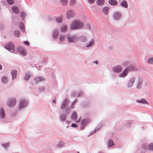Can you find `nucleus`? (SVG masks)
<instances>
[{"label": "nucleus", "instance_id": "obj_34", "mask_svg": "<svg viewBox=\"0 0 153 153\" xmlns=\"http://www.w3.org/2000/svg\"><path fill=\"white\" fill-rule=\"evenodd\" d=\"M58 33L57 31H55L53 33V36L54 37L56 38L57 37Z\"/></svg>", "mask_w": 153, "mask_h": 153}, {"label": "nucleus", "instance_id": "obj_42", "mask_svg": "<svg viewBox=\"0 0 153 153\" xmlns=\"http://www.w3.org/2000/svg\"><path fill=\"white\" fill-rule=\"evenodd\" d=\"M9 145V144L8 143H7L3 145V146L5 148H6Z\"/></svg>", "mask_w": 153, "mask_h": 153}, {"label": "nucleus", "instance_id": "obj_33", "mask_svg": "<svg viewBox=\"0 0 153 153\" xmlns=\"http://www.w3.org/2000/svg\"><path fill=\"white\" fill-rule=\"evenodd\" d=\"M20 15L21 18L22 19H24L25 17L26 16L25 13L23 12H21Z\"/></svg>", "mask_w": 153, "mask_h": 153}, {"label": "nucleus", "instance_id": "obj_45", "mask_svg": "<svg viewBox=\"0 0 153 153\" xmlns=\"http://www.w3.org/2000/svg\"><path fill=\"white\" fill-rule=\"evenodd\" d=\"M24 43L25 45H29V43L28 42L25 41L24 42Z\"/></svg>", "mask_w": 153, "mask_h": 153}, {"label": "nucleus", "instance_id": "obj_7", "mask_svg": "<svg viewBox=\"0 0 153 153\" xmlns=\"http://www.w3.org/2000/svg\"><path fill=\"white\" fill-rule=\"evenodd\" d=\"M28 104V102L25 100H21L19 105L20 108H23L26 106Z\"/></svg>", "mask_w": 153, "mask_h": 153}, {"label": "nucleus", "instance_id": "obj_48", "mask_svg": "<svg viewBox=\"0 0 153 153\" xmlns=\"http://www.w3.org/2000/svg\"><path fill=\"white\" fill-rule=\"evenodd\" d=\"M56 99L55 98L53 100V102L54 103H56Z\"/></svg>", "mask_w": 153, "mask_h": 153}, {"label": "nucleus", "instance_id": "obj_44", "mask_svg": "<svg viewBox=\"0 0 153 153\" xmlns=\"http://www.w3.org/2000/svg\"><path fill=\"white\" fill-rule=\"evenodd\" d=\"M80 120H81V118H79V119L76 120L75 122H76L77 123H79L80 122Z\"/></svg>", "mask_w": 153, "mask_h": 153}, {"label": "nucleus", "instance_id": "obj_35", "mask_svg": "<svg viewBox=\"0 0 153 153\" xmlns=\"http://www.w3.org/2000/svg\"><path fill=\"white\" fill-rule=\"evenodd\" d=\"M94 41L93 40L91 41V42H90V43L86 45V47H90L92 46L94 44Z\"/></svg>", "mask_w": 153, "mask_h": 153}, {"label": "nucleus", "instance_id": "obj_40", "mask_svg": "<svg viewBox=\"0 0 153 153\" xmlns=\"http://www.w3.org/2000/svg\"><path fill=\"white\" fill-rule=\"evenodd\" d=\"M7 1L9 4H12L13 3V0H7Z\"/></svg>", "mask_w": 153, "mask_h": 153}, {"label": "nucleus", "instance_id": "obj_43", "mask_svg": "<svg viewBox=\"0 0 153 153\" xmlns=\"http://www.w3.org/2000/svg\"><path fill=\"white\" fill-rule=\"evenodd\" d=\"M71 126L74 127H77V125L75 123H72L71 124Z\"/></svg>", "mask_w": 153, "mask_h": 153}, {"label": "nucleus", "instance_id": "obj_12", "mask_svg": "<svg viewBox=\"0 0 153 153\" xmlns=\"http://www.w3.org/2000/svg\"><path fill=\"white\" fill-rule=\"evenodd\" d=\"M45 80L44 78L41 77H39L36 78L35 79V82L37 84L38 82H41Z\"/></svg>", "mask_w": 153, "mask_h": 153}, {"label": "nucleus", "instance_id": "obj_9", "mask_svg": "<svg viewBox=\"0 0 153 153\" xmlns=\"http://www.w3.org/2000/svg\"><path fill=\"white\" fill-rule=\"evenodd\" d=\"M68 41L69 42H75L77 40V38L75 36L68 37Z\"/></svg>", "mask_w": 153, "mask_h": 153}, {"label": "nucleus", "instance_id": "obj_38", "mask_svg": "<svg viewBox=\"0 0 153 153\" xmlns=\"http://www.w3.org/2000/svg\"><path fill=\"white\" fill-rule=\"evenodd\" d=\"M62 4L64 5L67 4L68 2L67 0H60Z\"/></svg>", "mask_w": 153, "mask_h": 153}, {"label": "nucleus", "instance_id": "obj_8", "mask_svg": "<svg viewBox=\"0 0 153 153\" xmlns=\"http://www.w3.org/2000/svg\"><path fill=\"white\" fill-rule=\"evenodd\" d=\"M18 50L19 53L25 56L26 55V52L23 47H18Z\"/></svg>", "mask_w": 153, "mask_h": 153}, {"label": "nucleus", "instance_id": "obj_41", "mask_svg": "<svg viewBox=\"0 0 153 153\" xmlns=\"http://www.w3.org/2000/svg\"><path fill=\"white\" fill-rule=\"evenodd\" d=\"M65 39V36H61L59 37V39L60 41H63Z\"/></svg>", "mask_w": 153, "mask_h": 153}, {"label": "nucleus", "instance_id": "obj_4", "mask_svg": "<svg viewBox=\"0 0 153 153\" xmlns=\"http://www.w3.org/2000/svg\"><path fill=\"white\" fill-rule=\"evenodd\" d=\"M75 13L74 11L70 10H68L66 14L67 18V19H69L74 16Z\"/></svg>", "mask_w": 153, "mask_h": 153}, {"label": "nucleus", "instance_id": "obj_15", "mask_svg": "<svg viewBox=\"0 0 153 153\" xmlns=\"http://www.w3.org/2000/svg\"><path fill=\"white\" fill-rule=\"evenodd\" d=\"M97 4L100 6L103 5L105 3L104 0H97Z\"/></svg>", "mask_w": 153, "mask_h": 153}, {"label": "nucleus", "instance_id": "obj_22", "mask_svg": "<svg viewBox=\"0 0 153 153\" xmlns=\"http://www.w3.org/2000/svg\"><path fill=\"white\" fill-rule=\"evenodd\" d=\"M108 146L110 147H111L114 146V144L113 143V141L111 140H109L108 142Z\"/></svg>", "mask_w": 153, "mask_h": 153}, {"label": "nucleus", "instance_id": "obj_26", "mask_svg": "<svg viewBox=\"0 0 153 153\" xmlns=\"http://www.w3.org/2000/svg\"><path fill=\"white\" fill-rule=\"evenodd\" d=\"M138 102L139 103H146L147 104H148V102H146V100L144 99H142L141 100H138Z\"/></svg>", "mask_w": 153, "mask_h": 153}, {"label": "nucleus", "instance_id": "obj_19", "mask_svg": "<svg viewBox=\"0 0 153 153\" xmlns=\"http://www.w3.org/2000/svg\"><path fill=\"white\" fill-rule=\"evenodd\" d=\"M121 5L125 8L128 7V4L126 1L125 0L123 1L120 3Z\"/></svg>", "mask_w": 153, "mask_h": 153}, {"label": "nucleus", "instance_id": "obj_3", "mask_svg": "<svg viewBox=\"0 0 153 153\" xmlns=\"http://www.w3.org/2000/svg\"><path fill=\"white\" fill-rule=\"evenodd\" d=\"M16 101L14 98H12L9 99L7 102V105L9 107H12L15 105L16 104Z\"/></svg>", "mask_w": 153, "mask_h": 153}, {"label": "nucleus", "instance_id": "obj_36", "mask_svg": "<svg viewBox=\"0 0 153 153\" xmlns=\"http://www.w3.org/2000/svg\"><path fill=\"white\" fill-rule=\"evenodd\" d=\"M148 62L149 64H153V58H151L149 59L148 60Z\"/></svg>", "mask_w": 153, "mask_h": 153}, {"label": "nucleus", "instance_id": "obj_53", "mask_svg": "<svg viewBox=\"0 0 153 153\" xmlns=\"http://www.w3.org/2000/svg\"><path fill=\"white\" fill-rule=\"evenodd\" d=\"M99 153H101V152H99Z\"/></svg>", "mask_w": 153, "mask_h": 153}, {"label": "nucleus", "instance_id": "obj_32", "mask_svg": "<svg viewBox=\"0 0 153 153\" xmlns=\"http://www.w3.org/2000/svg\"><path fill=\"white\" fill-rule=\"evenodd\" d=\"M20 25H21V27H20V29L23 32L25 31V30L24 27V25L22 23H21L20 24Z\"/></svg>", "mask_w": 153, "mask_h": 153}, {"label": "nucleus", "instance_id": "obj_47", "mask_svg": "<svg viewBox=\"0 0 153 153\" xmlns=\"http://www.w3.org/2000/svg\"><path fill=\"white\" fill-rule=\"evenodd\" d=\"M87 26L88 27V29H91V26L90 25L87 24Z\"/></svg>", "mask_w": 153, "mask_h": 153}, {"label": "nucleus", "instance_id": "obj_17", "mask_svg": "<svg viewBox=\"0 0 153 153\" xmlns=\"http://www.w3.org/2000/svg\"><path fill=\"white\" fill-rule=\"evenodd\" d=\"M109 9V8L107 7H104L102 9V12L105 15H106L108 14Z\"/></svg>", "mask_w": 153, "mask_h": 153}, {"label": "nucleus", "instance_id": "obj_20", "mask_svg": "<svg viewBox=\"0 0 153 153\" xmlns=\"http://www.w3.org/2000/svg\"><path fill=\"white\" fill-rule=\"evenodd\" d=\"M121 16L120 14L119 13H115L114 14V18L116 19H119Z\"/></svg>", "mask_w": 153, "mask_h": 153}, {"label": "nucleus", "instance_id": "obj_10", "mask_svg": "<svg viewBox=\"0 0 153 153\" xmlns=\"http://www.w3.org/2000/svg\"><path fill=\"white\" fill-rule=\"evenodd\" d=\"M68 101L67 99H65L61 105V108L63 110L65 109L68 103Z\"/></svg>", "mask_w": 153, "mask_h": 153}, {"label": "nucleus", "instance_id": "obj_28", "mask_svg": "<svg viewBox=\"0 0 153 153\" xmlns=\"http://www.w3.org/2000/svg\"><path fill=\"white\" fill-rule=\"evenodd\" d=\"M56 20L57 22L60 23L62 21V19L61 16L59 17L56 18Z\"/></svg>", "mask_w": 153, "mask_h": 153}, {"label": "nucleus", "instance_id": "obj_1", "mask_svg": "<svg viewBox=\"0 0 153 153\" xmlns=\"http://www.w3.org/2000/svg\"><path fill=\"white\" fill-rule=\"evenodd\" d=\"M83 24L79 20H76L72 23L70 28L71 29L74 30L82 28Z\"/></svg>", "mask_w": 153, "mask_h": 153}, {"label": "nucleus", "instance_id": "obj_21", "mask_svg": "<svg viewBox=\"0 0 153 153\" xmlns=\"http://www.w3.org/2000/svg\"><path fill=\"white\" fill-rule=\"evenodd\" d=\"M142 80L141 79L139 78L138 79V85L137 87V88H140L142 85Z\"/></svg>", "mask_w": 153, "mask_h": 153}, {"label": "nucleus", "instance_id": "obj_25", "mask_svg": "<svg viewBox=\"0 0 153 153\" xmlns=\"http://www.w3.org/2000/svg\"><path fill=\"white\" fill-rule=\"evenodd\" d=\"M14 35L17 37H18L20 36V34L19 31L16 30L14 32Z\"/></svg>", "mask_w": 153, "mask_h": 153}, {"label": "nucleus", "instance_id": "obj_52", "mask_svg": "<svg viewBox=\"0 0 153 153\" xmlns=\"http://www.w3.org/2000/svg\"><path fill=\"white\" fill-rule=\"evenodd\" d=\"M77 153H79V152H77Z\"/></svg>", "mask_w": 153, "mask_h": 153}, {"label": "nucleus", "instance_id": "obj_30", "mask_svg": "<svg viewBox=\"0 0 153 153\" xmlns=\"http://www.w3.org/2000/svg\"><path fill=\"white\" fill-rule=\"evenodd\" d=\"M148 149L149 150H153V143H151L149 145Z\"/></svg>", "mask_w": 153, "mask_h": 153}, {"label": "nucleus", "instance_id": "obj_6", "mask_svg": "<svg viewBox=\"0 0 153 153\" xmlns=\"http://www.w3.org/2000/svg\"><path fill=\"white\" fill-rule=\"evenodd\" d=\"M128 71V69L126 68L119 75V76L120 77H124L126 76L127 74Z\"/></svg>", "mask_w": 153, "mask_h": 153}, {"label": "nucleus", "instance_id": "obj_24", "mask_svg": "<svg viewBox=\"0 0 153 153\" xmlns=\"http://www.w3.org/2000/svg\"><path fill=\"white\" fill-rule=\"evenodd\" d=\"M1 81L3 83H5L7 82L8 80L6 77L4 76L2 78Z\"/></svg>", "mask_w": 153, "mask_h": 153}, {"label": "nucleus", "instance_id": "obj_16", "mask_svg": "<svg viewBox=\"0 0 153 153\" xmlns=\"http://www.w3.org/2000/svg\"><path fill=\"white\" fill-rule=\"evenodd\" d=\"M109 3L111 5H115L117 4V2L115 0H109L108 1Z\"/></svg>", "mask_w": 153, "mask_h": 153}, {"label": "nucleus", "instance_id": "obj_13", "mask_svg": "<svg viewBox=\"0 0 153 153\" xmlns=\"http://www.w3.org/2000/svg\"><path fill=\"white\" fill-rule=\"evenodd\" d=\"M12 9L13 12L16 14H18L19 13V11L18 8L15 6H13L12 7Z\"/></svg>", "mask_w": 153, "mask_h": 153}, {"label": "nucleus", "instance_id": "obj_11", "mask_svg": "<svg viewBox=\"0 0 153 153\" xmlns=\"http://www.w3.org/2000/svg\"><path fill=\"white\" fill-rule=\"evenodd\" d=\"M135 80V78L134 77H133L131 78L128 82V87L129 88L131 87L132 86Z\"/></svg>", "mask_w": 153, "mask_h": 153}, {"label": "nucleus", "instance_id": "obj_18", "mask_svg": "<svg viewBox=\"0 0 153 153\" xmlns=\"http://www.w3.org/2000/svg\"><path fill=\"white\" fill-rule=\"evenodd\" d=\"M0 117L2 118H4L5 117L4 111L2 108H1L0 110Z\"/></svg>", "mask_w": 153, "mask_h": 153}, {"label": "nucleus", "instance_id": "obj_46", "mask_svg": "<svg viewBox=\"0 0 153 153\" xmlns=\"http://www.w3.org/2000/svg\"><path fill=\"white\" fill-rule=\"evenodd\" d=\"M74 102H74H74L72 103V105H71V108H74V106L73 105H74Z\"/></svg>", "mask_w": 153, "mask_h": 153}, {"label": "nucleus", "instance_id": "obj_2", "mask_svg": "<svg viewBox=\"0 0 153 153\" xmlns=\"http://www.w3.org/2000/svg\"><path fill=\"white\" fill-rule=\"evenodd\" d=\"M5 48L11 52H13L15 51L14 45L12 42L6 44L5 45Z\"/></svg>", "mask_w": 153, "mask_h": 153}, {"label": "nucleus", "instance_id": "obj_37", "mask_svg": "<svg viewBox=\"0 0 153 153\" xmlns=\"http://www.w3.org/2000/svg\"><path fill=\"white\" fill-rule=\"evenodd\" d=\"M76 1L75 0H71L70 2V4L71 6H73L75 4Z\"/></svg>", "mask_w": 153, "mask_h": 153}, {"label": "nucleus", "instance_id": "obj_50", "mask_svg": "<svg viewBox=\"0 0 153 153\" xmlns=\"http://www.w3.org/2000/svg\"><path fill=\"white\" fill-rule=\"evenodd\" d=\"M84 120H82V124H83V125H84V123H83V121H84Z\"/></svg>", "mask_w": 153, "mask_h": 153}, {"label": "nucleus", "instance_id": "obj_39", "mask_svg": "<svg viewBox=\"0 0 153 153\" xmlns=\"http://www.w3.org/2000/svg\"><path fill=\"white\" fill-rule=\"evenodd\" d=\"M88 3L91 4H93L94 3L95 0H88Z\"/></svg>", "mask_w": 153, "mask_h": 153}, {"label": "nucleus", "instance_id": "obj_27", "mask_svg": "<svg viewBox=\"0 0 153 153\" xmlns=\"http://www.w3.org/2000/svg\"><path fill=\"white\" fill-rule=\"evenodd\" d=\"M67 27L65 25H63L61 27V31L62 32H64L67 30Z\"/></svg>", "mask_w": 153, "mask_h": 153}, {"label": "nucleus", "instance_id": "obj_5", "mask_svg": "<svg viewBox=\"0 0 153 153\" xmlns=\"http://www.w3.org/2000/svg\"><path fill=\"white\" fill-rule=\"evenodd\" d=\"M112 69L115 72L120 73L121 71L122 68L120 66H117L113 68Z\"/></svg>", "mask_w": 153, "mask_h": 153}, {"label": "nucleus", "instance_id": "obj_49", "mask_svg": "<svg viewBox=\"0 0 153 153\" xmlns=\"http://www.w3.org/2000/svg\"><path fill=\"white\" fill-rule=\"evenodd\" d=\"M96 64H97L98 63V62L97 61H96L94 62Z\"/></svg>", "mask_w": 153, "mask_h": 153}, {"label": "nucleus", "instance_id": "obj_31", "mask_svg": "<svg viewBox=\"0 0 153 153\" xmlns=\"http://www.w3.org/2000/svg\"><path fill=\"white\" fill-rule=\"evenodd\" d=\"M30 75L29 73H27L26 74V75L24 79L25 80H28L30 77Z\"/></svg>", "mask_w": 153, "mask_h": 153}, {"label": "nucleus", "instance_id": "obj_51", "mask_svg": "<svg viewBox=\"0 0 153 153\" xmlns=\"http://www.w3.org/2000/svg\"><path fill=\"white\" fill-rule=\"evenodd\" d=\"M2 67L1 65H0V70H1L2 69Z\"/></svg>", "mask_w": 153, "mask_h": 153}, {"label": "nucleus", "instance_id": "obj_14", "mask_svg": "<svg viewBox=\"0 0 153 153\" xmlns=\"http://www.w3.org/2000/svg\"><path fill=\"white\" fill-rule=\"evenodd\" d=\"M11 74L13 79H15L16 77L17 74V71L16 70H13L11 71Z\"/></svg>", "mask_w": 153, "mask_h": 153}, {"label": "nucleus", "instance_id": "obj_29", "mask_svg": "<svg viewBox=\"0 0 153 153\" xmlns=\"http://www.w3.org/2000/svg\"><path fill=\"white\" fill-rule=\"evenodd\" d=\"M66 116L65 114H62L60 117V118L62 120L64 121L66 119Z\"/></svg>", "mask_w": 153, "mask_h": 153}, {"label": "nucleus", "instance_id": "obj_23", "mask_svg": "<svg viewBox=\"0 0 153 153\" xmlns=\"http://www.w3.org/2000/svg\"><path fill=\"white\" fill-rule=\"evenodd\" d=\"M77 117V114L75 112H73L71 116L72 119L73 120H76Z\"/></svg>", "mask_w": 153, "mask_h": 153}]
</instances>
